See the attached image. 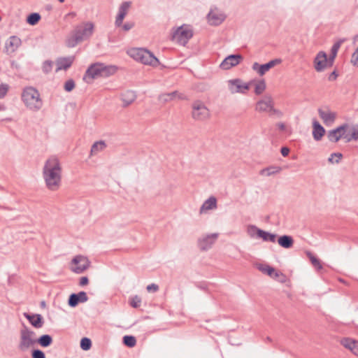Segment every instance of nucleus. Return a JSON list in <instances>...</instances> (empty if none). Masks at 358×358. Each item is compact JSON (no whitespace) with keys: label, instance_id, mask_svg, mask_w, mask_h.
Listing matches in <instances>:
<instances>
[{"label":"nucleus","instance_id":"1","mask_svg":"<svg viewBox=\"0 0 358 358\" xmlns=\"http://www.w3.org/2000/svg\"><path fill=\"white\" fill-rule=\"evenodd\" d=\"M43 177L46 187L50 190L56 191L59 188L62 182V167L57 157L52 156L46 160L43 168Z\"/></svg>","mask_w":358,"mask_h":358},{"label":"nucleus","instance_id":"2","mask_svg":"<svg viewBox=\"0 0 358 358\" xmlns=\"http://www.w3.org/2000/svg\"><path fill=\"white\" fill-rule=\"evenodd\" d=\"M22 100L26 107L32 111H38L43 107V100L35 87H25L22 92Z\"/></svg>","mask_w":358,"mask_h":358},{"label":"nucleus","instance_id":"3","mask_svg":"<svg viewBox=\"0 0 358 358\" xmlns=\"http://www.w3.org/2000/svg\"><path fill=\"white\" fill-rule=\"evenodd\" d=\"M130 55L135 60L141 62L145 65L156 67L159 65V59L154 54L145 48H134L130 50Z\"/></svg>","mask_w":358,"mask_h":358},{"label":"nucleus","instance_id":"4","mask_svg":"<svg viewBox=\"0 0 358 358\" xmlns=\"http://www.w3.org/2000/svg\"><path fill=\"white\" fill-rule=\"evenodd\" d=\"M210 113L206 104L201 100L192 103V117L196 121H204L210 117Z\"/></svg>","mask_w":358,"mask_h":358},{"label":"nucleus","instance_id":"5","mask_svg":"<svg viewBox=\"0 0 358 358\" xmlns=\"http://www.w3.org/2000/svg\"><path fill=\"white\" fill-rule=\"evenodd\" d=\"M34 335V331L29 329L24 325L23 329L20 330V341L18 345L19 350L24 352L34 345L36 343V340L32 338V336Z\"/></svg>","mask_w":358,"mask_h":358},{"label":"nucleus","instance_id":"6","mask_svg":"<svg viewBox=\"0 0 358 358\" xmlns=\"http://www.w3.org/2000/svg\"><path fill=\"white\" fill-rule=\"evenodd\" d=\"M192 36V30L184 26L178 27L173 34L174 39L182 45H185Z\"/></svg>","mask_w":358,"mask_h":358},{"label":"nucleus","instance_id":"7","mask_svg":"<svg viewBox=\"0 0 358 358\" xmlns=\"http://www.w3.org/2000/svg\"><path fill=\"white\" fill-rule=\"evenodd\" d=\"M333 63H329L327 54L324 51H320L313 61V66L316 71L322 72L326 69L331 67Z\"/></svg>","mask_w":358,"mask_h":358},{"label":"nucleus","instance_id":"8","mask_svg":"<svg viewBox=\"0 0 358 358\" xmlns=\"http://www.w3.org/2000/svg\"><path fill=\"white\" fill-rule=\"evenodd\" d=\"M71 264L76 265L72 267L71 271L76 273H82L90 266V261L87 257L83 255H77L71 260Z\"/></svg>","mask_w":358,"mask_h":358},{"label":"nucleus","instance_id":"9","mask_svg":"<svg viewBox=\"0 0 358 358\" xmlns=\"http://www.w3.org/2000/svg\"><path fill=\"white\" fill-rule=\"evenodd\" d=\"M228 86L231 94H246V92L250 89V83H243L240 78L229 80Z\"/></svg>","mask_w":358,"mask_h":358},{"label":"nucleus","instance_id":"10","mask_svg":"<svg viewBox=\"0 0 358 358\" xmlns=\"http://www.w3.org/2000/svg\"><path fill=\"white\" fill-rule=\"evenodd\" d=\"M243 60L241 55L235 54L227 56L220 64L222 69L228 70L231 67L238 65Z\"/></svg>","mask_w":358,"mask_h":358},{"label":"nucleus","instance_id":"11","mask_svg":"<svg viewBox=\"0 0 358 358\" xmlns=\"http://www.w3.org/2000/svg\"><path fill=\"white\" fill-rule=\"evenodd\" d=\"M218 234H211L206 235L198 240V247L202 251H206L210 249L215 242Z\"/></svg>","mask_w":358,"mask_h":358},{"label":"nucleus","instance_id":"12","mask_svg":"<svg viewBox=\"0 0 358 358\" xmlns=\"http://www.w3.org/2000/svg\"><path fill=\"white\" fill-rule=\"evenodd\" d=\"M87 300V295L84 291H81L78 293H72L69 297L68 305L71 308H74L77 306L79 303H85Z\"/></svg>","mask_w":358,"mask_h":358},{"label":"nucleus","instance_id":"13","mask_svg":"<svg viewBox=\"0 0 358 358\" xmlns=\"http://www.w3.org/2000/svg\"><path fill=\"white\" fill-rule=\"evenodd\" d=\"M131 1H123L120 7L118 10V14L116 16L115 24L117 27H121L122 24L123 20L127 15L129 8L131 7Z\"/></svg>","mask_w":358,"mask_h":358},{"label":"nucleus","instance_id":"14","mask_svg":"<svg viewBox=\"0 0 358 358\" xmlns=\"http://www.w3.org/2000/svg\"><path fill=\"white\" fill-rule=\"evenodd\" d=\"M94 27V26L92 22H87L84 24V27H78L75 30V33L77 36H80L82 38V41H83L92 35Z\"/></svg>","mask_w":358,"mask_h":358},{"label":"nucleus","instance_id":"15","mask_svg":"<svg viewBox=\"0 0 358 358\" xmlns=\"http://www.w3.org/2000/svg\"><path fill=\"white\" fill-rule=\"evenodd\" d=\"M318 114L324 124L327 126L334 123L336 118V113L331 111L329 108L325 109L318 108Z\"/></svg>","mask_w":358,"mask_h":358},{"label":"nucleus","instance_id":"16","mask_svg":"<svg viewBox=\"0 0 358 358\" xmlns=\"http://www.w3.org/2000/svg\"><path fill=\"white\" fill-rule=\"evenodd\" d=\"M24 317L28 320L30 324L35 328H41L44 324V320L41 314L23 313Z\"/></svg>","mask_w":358,"mask_h":358},{"label":"nucleus","instance_id":"17","mask_svg":"<svg viewBox=\"0 0 358 358\" xmlns=\"http://www.w3.org/2000/svg\"><path fill=\"white\" fill-rule=\"evenodd\" d=\"M101 64L102 63H95L91 64L85 72L84 80L87 78L94 79L96 78L101 77Z\"/></svg>","mask_w":358,"mask_h":358},{"label":"nucleus","instance_id":"18","mask_svg":"<svg viewBox=\"0 0 358 358\" xmlns=\"http://www.w3.org/2000/svg\"><path fill=\"white\" fill-rule=\"evenodd\" d=\"M207 17L209 23L214 26L220 24L226 18V15L224 13L213 10H210Z\"/></svg>","mask_w":358,"mask_h":358},{"label":"nucleus","instance_id":"19","mask_svg":"<svg viewBox=\"0 0 358 358\" xmlns=\"http://www.w3.org/2000/svg\"><path fill=\"white\" fill-rule=\"evenodd\" d=\"M21 39L16 36H10L6 42L5 48L8 52L13 53L21 45Z\"/></svg>","mask_w":358,"mask_h":358},{"label":"nucleus","instance_id":"20","mask_svg":"<svg viewBox=\"0 0 358 358\" xmlns=\"http://www.w3.org/2000/svg\"><path fill=\"white\" fill-rule=\"evenodd\" d=\"M325 129L317 120L313 122V137L316 141H320L325 134Z\"/></svg>","mask_w":358,"mask_h":358},{"label":"nucleus","instance_id":"21","mask_svg":"<svg viewBox=\"0 0 358 358\" xmlns=\"http://www.w3.org/2000/svg\"><path fill=\"white\" fill-rule=\"evenodd\" d=\"M74 58L73 57H61L56 61L57 69L56 72L61 70H66L70 68L73 62Z\"/></svg>","mask_w":358,"mask_h":358},{"label":"nucleus","instance_id":"22","mask_svg":"<svg viewBox=\"0 0 358 358\" xmlns=\"http://www.w3.org/2000/svg\"><path fill=\"white\" fill-rule=\"evenodd\" d=\"M121 100L123 102L122 106L127 107L131 105L136 99V94L134 91L127 90L120 95Z\"/></svg>","mask_w":358,"mask_h":358},{"label":"nucleus","instance_id":"23","mask_svg":"<svg viewBox=\"0 0 358 358\" xmlns=\"http://www.w3.org/2000/svg\"><path fill=\"white\" fill-rule=\"evenodd\" d=\"M272 105H273L272 99L268 96L257 103L256 110L260 112H269Z\"/></svg>","mask_w":358,"mask_h":358},{"label":"nucleus","instance_id":"24","mask_svg":"<svg viewBox=\"0 0 358 358\" xmlns=\"http://www.w3.org/2000/svg\"><path fill=\"white\" fill-rule=\"evenodd\" d=\"M217 208V199L214 196L209 197L206 200L200 208V213L206 210H213Z\"/></svg>","mask_w":358,"mask_h":358},{"label":"nucleus","instance_id":"25","mask_svg":"<svg viewBox=\"0 0 358 358\" xmlns=\"http://www.w3.org/2000/svg\"><path fill=\"white\" fill-rule=\"evenodd\" d=\"M176 98L178 99H183L184 96L182 94H179L178 91H173L170 93L162 94L159 97V100L164 102L171 101Z\"/></svg>","mask_w":358,"mask_h":358},{"label":"nucleus","instance_id":"26","mask_svg":"<svg viewBox=\"0 0 358 358\" xmlns=\"http://www.w3.org/2000/svg\"><path fill=\"white\" fill-rule=\"evenodd\" d=\"M278 243L285 249L291 248L294 244V239L289 235H282L278 238Z\"/></svg>","mask_w":358,"mask_h":358},{"label":"nucleus","instance_id":"27","mask_svg":"<svg viewBox=\"0 0 358 358\" xmlns=\"http://www.w3.org/2000/svg\"><path fill=\"white\" fill-rule=\"evenodd\" d=\"M117 68L115 66L113 65H105L104 64H101V77L107 78L109 77L114 73H115Z\"/></svg>","mask_w":358,"mask_h":358},{"label":"nucleus","instance_id":"28","mask_svg":"<svg viewBox=\"0 0 358 358\" xmlns=\"http://www.w3.org/2000/svg\"><path fill=\"white\" fill-rule=\"evenodd\" d=\"M36 343L43 348H48L52 345L53 340L50 335L43 334L36 339Z\"/></svg>","mask_w":358,"mask_h":358},{"label":"nucleus","instance_id":"29","mask_svg":"<svg viewBox=\"0 0 358 358\" xmlns=\"http://www.w3.org/2000/svg\"><path fill=\"white\" fill-rule=\"evenodd\" d=\"M259 234L258 238H262L264 241L271 243L276 241L277 235L275 234H272L263 229H261Z\"/></svg>","mask_w":358,"mask_h":358},{"label":"nucleus","instance_id":"30","mask_svg":"<svg viewBox=\"0 0 358 358\" xmlns=\"http://www.w3.org/2000/svg\"><path fill=\"white\" fill-rule=\"evenodd\" d=\"M282 171V168L278 166H271L263 169L260 171V174L266 176H271L272 175L280 173Z\"/></svg>","mask_w":358,"mask_h":358},{"label":"nucleus","instance_id":"31","mask_svg":"<svg viewBox=\"0 0 358 358\" xmlns=\"http://www.w3.org/2000/svg\"><path fill=\"white\" fill-rule=\"evenodd\" d=\"M343 42V40H340L337 42H336L331 47V53H330V55L329 57H328L329 59V63H333L334 62V59L337 55V53H338V51L342 44V43Z\"/></svg>","mask_w":358,"mask_h":358},{"label":"nucleus","instance_id":"32","mask_svg":"<svg viewBox=\"0 0 358 358\" xmlns=\"http://www.w3.org/2000/svg\"><path fill=\"white\" fill-rule=\"evenodd\" d=\"M252 69L257 71L259 76H264L268 71L270 70L267 63L264 64H259L257 62H255L252 66Z\"/></svg>","mask_w":358,"mask_h":358},{"label":"nucleus","instance_id":"33","mask_svg":"<svg viewBox=\"0 0 358 358\" xmlns=\"http://www.w3.org/2000/svg\"><path fill=\"white\" fill-rule=\"evenodd\" d=\"M343 136V133L340 134L338 130L334 129L328 131L327 137L329 141L336 143Z\"/></svg>","mask_w":358,"mask_h":358},{"label":"nucleus","instance_id":"34","mask_svg":"<svg viewBox=\"0 0 358 358\" xmlns=\"http://www.w3.org/2000/svg\"><path fill=\"white\" fill-rule=\"evenodd\" d=\"M106 148V144L103 141L95 142L91 148V155H96L99 152L103 150Z\"/></svg>","mask_w":358,"mask_h":358},{"label":"nucleus","instance_id":"35","mask_svg":"<svg viewBox=\"0 0 358 358\" xmlns=\"http://www.w3.org/2000/svg\"><path fill=\"white\" fill-rule=\"evenodd\" d=\"M306 255L308 257L311 264L316 269L321 270L322 268V265L320 260L314 256L311 252H306Z\"/></svg>","mask_w":358,"mask_h":358},{"label":"nucleus","instance_id":"36","mask_svg":"<svg viewBox=\"0 0 358 358\" xmlns=\"http://www.w3.org/2000/svg\"><path fill=\"white\" fill-rule=\"evenodd\" d=\"M257 268L270 277H273V273H275V268L268 264H259L257 265Z\"/></svg>","mask_w":358,"mask_h":358},{"label":"nucleus","instance_id":"37","mask_svg":"<svg viewBox=\"0 0 358 358\" xmlns=\"http://www.w3.org/2000/svg\"><path fill=\"white\" fill-rule=\"evenodd\" d=\"M123 344L128 348H133L136 344V339L135 336L131 335H126L122 338Z\"/></svg>","mask_w":358,"mask_h":358},{"label":"nucleus","instance_id":"38","mask_svg":"<svg viewBox=\"0 0 358 358\" xmlns=\"http://www.w3.org/2000/svg\"><path fill=\"white\" fill-rule=\"evenodd\" d=\"M260 231L261 229L253 224H250L247 227V233L250 238H258Z\"/></svg>","mask_w":358,"mask_h":358},{"label":"nucleus","instance_id":"39","mask_svg":"<svg viewBox=\"0 0 358 358\" xmlns=\"http://www.w3.org/2000/svg\"><path fill=\"white\" fill-rule=\"evenodd\" d=\"M41 17L38 13H32L27 17V22L30 25L36 24L41 20Z\"/></svg>","mask_w":358,"mask_h":358},{"label":"nucleus","instance_id":"40","mask_svg":"<svg viewBox=\"0 0 358 358\" xmlns=\"http://www.w3.org/2000/svg\"><path fill=\"white\" fill-rule=\"evenodd\" d=\"M80 41H82V38L74 32L73 36L67 39L66 45L69 48H73Z\"/></svg>","mask_w":358,"mask_h":358},{"label":"nucleus","instance_id":"41","mask_svg":"<svg viewBox=\"0 0 358 358\" xmlns=\"http://www.w3.org/2000/svg\"><path fill=\"white\" fill-rule=\"evenodd\" d=\"M266 82L264 79H262V80L258 81V83L255 85V93L257 95H260L266 90Z\"/></svg>","mask_w":358,"mask_h":358},{"label":"nucleus","instance_id":"42","mask_svg":"<svg viewBox=\"0 0 358 358\" xmlns=\"http://www.w3.org/2000/svg\"><path fill=\"white\" fill-rule=\"evenodd\" d=\"M80 348L83 350H89L92 347V341L87 337H84L80 340Z\"/></svg>","mask_w":358,"mask_h":358},{"label":"nucleus","instance_id":"43","mask_svg":"<svg viewBox=\"0 0 358 358\" xmlns=\"http://www.w3.org/2000/svg\"><path fill=\"white\" fill-rule=\"evenodd\" d=\"M341 344L347 349L352 350L355 347V341L348 338H343Z\"/></svg>","mask_w":358,"mask_h":358},{"label":"nucleus","instance_id":"44","mask_svg":"<svg viewBox=\"0 0 358 358\" xmlns=\"http://www.w3.org/2000/svg\"><path fill=\"white\" fill-rule=\"evenodd\" d=\"M343 158V154L341 152L332 153L328 159V162L331 164H338L340 160Z\"/></svg>","mask_w":358,"mask_h":358},{"label":"nucleus","instance_id":"45","mask_svg":"<svg viewBox=\"0 0 358 358\" xmlns=\"http://www.w3.org/2000/svg\"><path fill=\"white\" fill-rule=\"evenodd\" d=\"M141 303V299L138 295L133 296L129 301V304L133 308H138Z\"/></svg>","mask_w":358,"mask_h":358},{"label":"nucleus","instance_id":"46","mask_svg":"<svg viewBox=\"0 0 358 358\" xmlns=\"http://www.w3.org/2000/svg\"><path fill=\"white\" fill-rule=\"evenodd\" d=\"M52 64L53 63L52 61L45 60L43 64V66H42L43 71L46 74L49 73L52 71Z\"/></svg>","mask_w":358,"mask_h":358},{"label":"nucleus","instance_id":"47","mask_svg":"<svg viewBox=\"0 0 358 358\" xmlns=\"http://www.w3.org/2000/svg\"><path fill=\"white\" fill-rule=\"evenodd\" d=\"M31 358H46L45 354L40 349H34L31 350Z\"/></svg>","mask_w":358,"mask_h":358},{"label":"nucleus","instance_id":"48","mask_svg":"<svg viewBox=\"0 0 358 358\" xmlns=\"http://www.w3.org/2000/svg\"><path fill=\"white\" fill-rule=\"evenodd\" d=\"M75 86L74 80L73 79H69L64 83V87L65 91L70 92L75 88Z\"/></svg>","mask_w":358,"mask_h":358},{"label":"nucleus","instance_id":"49","mask_svg":"<svg viewBox=\"0 0 358 358\" xmlns=\"http://www.w3.org/2000/svg\"><path fill=\"white\" fill-rule=\"evenodd\" d=\"M272 278L274 279H278L280 282H284L285 275L280 271H277L275 270V273H273Z\"/></svg>","mask_w":358,"mask_h":358},{"label":"nucleus","instance_id":"50","mask_svg":"<svg viewBox=\"0 0 358 358\" xmlns=\"http://www.w3.org/2000/svg\"><path fill=\"white\" fill-rule=\"evenodd\" d=\"M352 140L355 141H358V129H356L355 128H353L352 134H351L350 138L347 139L346 142H350Z\"/></svg>","mask_w":358,"mask_h":358},{"label":"nucleus","instance_id":"51","mask_svg":"<svg viewBox=\"0 0 358 358\" xmlns=\"http://www.w3.org/2000/svg\"><path fill=\"white\" fill-rule=\"evenodd\" d=\"M8 87L7 85L1 84L0 85V99L3 98L7 92H8Z\"/></svg>","mask_w":358,"mask_h":358},{"label":"nucleus","instance_id":"52","mask_svg":"<svg viewBox=\"0 0 358 358\" xmlns=\"http://www.w3.org/2000/svg\"><path fill=\"white\" fill-rule=\"evenodd\" d=\"M122 27V29L125 31H129L134 27V22H127L124 24L121 25Z\"/></svg>","mask_w":358,"mask_h":358},{"label":"nucleus","instance_id":"53","mask_svg":"<svg viewBox=\"0 0 358 358\" xmlns=\"http://www.w3.org/2000/svg\"><path fill=\"white\" fill-rule=\"evenodd\" d=\"M148 292H156L159 290V286L155 283H152L150 285H148L146 287Z\"/></svg>","mask_w":358,"mask_h":358},{"label":"nucleus","instance_id":"54","mask_svg":"<svg viewBox=\"0 0 358 358\" xmlns=\"http://www.w3.org/2000/svg\"><path fill=\"white\" fill-rule=\"evenodd\" d=\"M348 127H349L348 124L345 123V124H343L342 125L336 127V129L338 130V132L340 134L343 133V136H344L345 135V132L347 130V129H348Z\"/></svg>","mask_w":358,"mask_h":358},{"label":"nucleus","instance_id":"55","mask_svg":"<svg viewBox=\"0 0 358 358\" xmlns=\"http://www.w3.org/2000/svg\"><path fill=\"white\" fill-rule=\"evenodd\" d=\"M280 62H281V59H272V60L269 61L268 62H267V64L271 69V68L275 66L276 64H280Z\"/></svg>","mask_w":358,"mask_h":358},{"label":"nucleus","instance_id":"56","mask_svg":"<svg viewBox=\"0 0 358 358\" xmlns=\"http://www.w3.org/2000/svg\"><path fill=\"white\" fill-rule=\"evenodd\" d=\"M338 73H337V71L336 70H334L333 72H331L329 77H328V80L329 81H334L336 80V78H338Z\"/></svg>","mask_w":358,"mask_h":358},{"label":"nucleus","instance_id":"57","mask_svg":"<svg viewBox=\"0 0 358 358\" xmlns=\"http://www.w3.org/2000/svg\"><path fill=\"white\" fill-rule=\"evenodd\" d=\"M89 283V279L87 276H83L80 278L79 285L80 286L87 285Z\"/></svg>","mask_w":358,"mask_h":358},{"label":"nucleus","instance_id":"58","mask_svg":"<svg viewBox=\"0 0 358 358\" xmlns=\"http://www.w3.org/2000/svg\"><path fill=\"white\" fill-rule=\"evenodd\" d=\"M268 113H270V115H272L274 114L278 115L279 116L282 115V113L279 110L274 108L273 105H272L271 108L270 109V111Z\"/></svg>","mask_w":358,"mask_h":358},{"label":"nucleus","instance_id":"59","mask_svg":"<svg viewBox=\"0 0 358 358\" xmlns=\"http://www.w3.org/2000/svg\"><path fill=\"white\" fill-rule=\"evenodd\" d=\"M280 153L283 157H287L289 153V148L287 147H282L280 149Z\"/></svg>","mask_w":358,"mask_h":358},{"label":"nucleus","instance_id":"60","mask_svg":"<svg viewBox=\"0 0 358 358\" xmlns=\"http://www.w3.org/2000/svg\"><path fill=\"white\" fill-rule=\"evenodd\" d=\"M352 59L355 64L358 63V47L356 51L353 53Z\"/></svg>","mask_w":358,"mask_h":358},{"label":"nucleus","instance_id":"61","mask_svg":"<svg viewBox=\"0 0 358 358\" xmlns=\"http://www.w3.org/2000/svg\"><path fill=\"white\" fill-rule=\"evenodd\" d=\"M276 126L280 131H284L286 128L285 124L283 122H278Z\"/></svg>","mask_w":358,"mask_h":358},{"label":"nucleus","instance_id":"62","mask_svg":"<svg viewBox=\"0 0 358 358\" xmlns=\"http://www.w3.org/2000/svg\"><path fill=\"white\" fill-rule=\"evenodd\" d=\"M266 341H268V342H271V341H272V339H271V337L267 336V337L266 338Z\"/></svg>","mask_w":358,"mask_h":358},{"label":"nucleus","instance_id":"63","mask_svg":"<svg viewBox=\"0 0 358 358\" xmlns=\"http://www.w3.org/2000/svg\"><path fill=\"white\" fill-rule=\"evenodd\" d=\"M0 208L10 210V208H6V207H4V206H0Z\"/></svg>","mask_w":358,"mask_h":358},{"label":"nucleus","instance_id":"64","mask_svg":"<svg viewBox=\"0 0 358 358\" xmlns=\"http://www.w3.org/2000/svg\"><path fill=\"white\" fill-rule=\"evenodd\" d=\"M47 8H48V10H50V9L52 8V6H50V5H48V6H47Z\"/></svg>","mask_w":358,"mask_h":358}]
</instances>
